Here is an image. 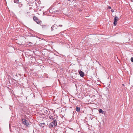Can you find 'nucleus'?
Segmentation results:
<instances>
[{
    "instance_id": "obj_1",
    "label": "nucleus",
    "mask_w": 133,
    "mask_h": 133,
    "mask_svg": "<svg viewBox=\"0 0 133 133\" xmlns=\"http://www.w3.org/2000/svg\"><path fill=\"white\" fill-rule=\"evenodd\" d=\"M62 25H59L58 26L57 24L56 23L55 24L52 26L51 27V29L52 30H55L56 29H59V28L60 27H62Z\"/></svg>"
},
{
    "instance_id": "obj_2",
    "label": "nucleus",
    "mask_w": 133,
    "mask_h": 133,
    "mask_svg": "<svg viewBox=\"0 0 133 133\" xmlns=\"http://www.w3.org/2000/svg\"><path fill=\"white\" fill-rule=\"evenodd\" d=\"M57 125V123L56 121H53L51 122L49 125V126L50 128L53 127Z\"/></svg>"
},
{
    "instance_id": "obj_3",
    "label": "nucleus",
    "mask_w": 133,
    "mask_h": 133,
    "mask_svg": "<svg viewBox=\"0 0 133 133\" xmlns=\"http://www.w3.org/2000/svg\"><path fill=\"white\" fill-rule=\"evenodd\" d=\"M33 19L38 24H40L42 22L41 21H39L37 17L36 16H34L33 17Z\"/></svg>"
},
{
    "instance_id": "obj_4",
    "label": "nucleus",
    "mask_w": 133,
    "mask_h": 133,
    "mask_svg": "<svg viewBox=\"0 0 133 133\" xmlns=\"http://www.w3.org/2000/svg\"><path fill=\"white\" fill-rule=\"evenodd\" d=\"M22 122L25 125V126H28L29 125L28 121L25 119H22Z\"/></svg>"
},
{
    "instance_id": "obj_5",
    "label": "nucleus",
    "mask_w": 133,
    "mask_h": 133,
    "mask_svg": "<svg viewBox=\"0 0 133 133\" xmlns=\"http://www.w3.org/2000/svg\"><path fill=\"white\" fill-rule=\"evenodd\" d=\"M119 19L118 17L116 16L115 17L114 19V24L115 25H116L117 24V21Z\"/></svg>"
},
{
    "instance_id": "obj_6",
    "label": "nucleus",
    "mask_w": 133,
    "mask_h": 133,
    "mask_svg": "<svg viewBox=\"0 0 133 133\" xmlns=\"http://www.w3.org/2000/svg\"><path fill=\"white\" fill-rule=\"evenodd\" d=\"M49 118L50 119H52L53 121H56L54 116H50L49 117Z\"/></svg>"
},
{
    "instance_id": "obj_7",
    "label": "nucleus",
    "mask_w": 133,
    "mask_h": 133,
    "mask_svg": "<svg viewBox=\"0 0 133 133\" xmlns=\"http://www.w3.org/2000/svg\"><path fill=\"white\" fill-rule=\"evenodd\" d=\"M79 74L81 77H83L84 76V73L82 71L80 70L79 71Z\"/></svg>"
},
{
    "instance_id": "obj_8",
    "label": "nucleus",
    "mask_w": 133,
    "mask_h": 133,
    "mask_svg": "<svg viewBox=\"0 0 133 133\" xmlns=\"http://www.w3.org/2000/svg\"><path fill=\"white\" fill-rule=\"evenodd\" d=\"M99 112L100 113H102V114H105V112L103 111L101 109H100L98 110Z\"/></svg>"
},
{
    "instance_id": "obj_9",
    "label": "nucleus",
    "mask_w": 133,
    "mask_h": 133,
    "mask_svg": "<svg viewBox=\"0 0 133 133\" xmlns=\"http://www.w3.org/2000/svg\"><path fill=\"white\" fill-rule=\"evenodd\" d=\"M47 109V110H46L45 109H44V112L45 113H47V112H48V110H49L48 109Z\"/></svg>"
},
{
    "instance_id": "obj_10",
    "label": "nucleus",
    "mask_w": 133,
    "mask_h": 133,
    "mask_svg": "<svg viewBox=\"0 0 133 133\" xmlns=\"http://www.w3.org/2000/svg\"><path fill=\"white\" fill-rule=\"evenodd\" d=\"M41 110L40 111H41L42 113L43 114L44 113V109H40Z\"/></svg>"
},
{
    "instance_id": "obj_11",
    "label": "nucleus",
    "mask_w": 133,
    "mask_h": 133,
    "mask_svg": "<svg viewBox=\"0 0 133 133\" xmlns=\"http://www.w3.org/2000/svg\"><path fill=\"white\" fill-rule=\"evenodd\" d=\"M19 0H14V2L15 3H17L19 2Z\"/></svg>"
},
{
    "instance_id": "obj_12",
    "label": "nucleus",
    "mask_w": 133,
    "mask_h": 133,
    "mask_svg": "<svg viewBox=\"0 0 133 133\" xmlns=\"http://www.w3.org/2000/svg\"><path fill=\"white\" fill-rule=\"evenodd\" d=\"M76 110L77 112L80 111V109H76Z\"/></svg>"
},
{
    "instance_id": "obj_13",
    "label": "nucleus",
    "mask_w": 133,
    "mask_h": 133,
    "mask_svg": "<svg viewBox=\"0 0 133 133\" xmlns=\"http://www.w3.org/2000/svg\"><path fill=\"white\" fill-rule=\"evenodd\" d=\"M31 44H32V43L29 42L28 43V45H30Z\"/></svg>"
},
{
    "instance_id": "obj_14",
    "label": "nucleus",
    "mask_w": 133,
    "mask_h": 133,
    "mask_svg": "<svg viewBox=\"0 0 133 133\" xmlns=\"http://www.w3.org/2000/svg\"><path fill=\"white\" fill-rule=\"evenodd\" d=\"M131 60L132 62H133V57H132L131 58Z\"/></svg>"
},
{
    "instance_id": "obj_15",
    "label": "nucleus",
    "mask_w": 133,
    "mask_h": 133,
    "mask_svg": "<svg viewBox=\"0 0 133 133\" xmlns=\"http://www.w3.org/2000/svg\"><path fill=\"white\" fill-rule=\"evenodd\" d=\"M81 107L79 105V107H76V108H81Z\"/></svg>"
},
{
    "instance_id": "obj_16",
    "label": "nucleus",
    "mask_w": 133,
    "mask_h": 133,
    "mask_svg": "<svg viewBox=\"0 0 133 133\" xmlns=\"http://www.w3.org/2000/svg\"><path fill=\"white\" fill-rule=\"evenodd\" d=\"M108 8H109V9H111V7L110 6H109L108 7Z\"/></svg>"
},
{
    "instance_id": "obj_17",
    "label": "nucleus",
    "mask_w": 133,
    "mask_h": 133,
    "mask_svg": "<svg viewBox=\"0 0 133 133\" xmlns=\"http://www.w3.org/2000/svg\"><path fill=\"white\" fill-rule=\"evenodd\" d=\"M111 11H112V12H114V10L113 9H112L111 10Z\"/></svg>"
},
{
    "instance_id": "obj_18",
    "label": "nucleus",
    "mask_w": 133,
    "mask_h": 133,
    "mask_svg": "<svg viewBox=\"0 0 133 133\" xmlns=\"http://www.w3.org/2000/svg\"><path fill=\"white\" fill-rule=\"evenodd\" d=\"M122 85L124 86V84H122Z\"/></svg>"
}]
</instances>
